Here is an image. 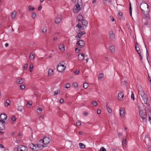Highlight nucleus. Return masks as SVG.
Here are the masks:
<instances>
[{"label": "nucleus", "instance_id": "nucleus-1", "mask_svg": "<svg viewBox=\"0 0 151 151\" xmlns=\"http://www.w3.org/2000/svg\"><path fill=\"white\" fill-rule=\"evenodd\" d=\"M139 116L142 119V122H146L147 121V116L145 109L139 111Z\"/></svg>", "mask_w": 151, "mask_h": 151}, {"label": "nucleus", "instance_id": "nucleus-2", "mask_svg": "<svg viewBox=\"0 0 151 151\" xmlns=\"http://www.w3.org/2000/svg\"><path fill=\"white\" fill-rule=\"evenodd\" d=\"M148 5L144 1L142 2V3L141 4L140 8L142 13L144 15L146 14L145 13V11H146L147 8L148 9Z\"/></svg>", "mask_w": 151, "mask_h": 151}, {"label": "nucleus", "instance_id": "nucleus-3", "mask_svg": "<svg viewBox=\"0 0 151 151\" xmlns=\"http://www.w3.org/2000/svg\"><path fill=\"white\" fill-rule=\"evenodd\" d=\"M50 141V138L47 137H44L43 139L39 140V142H41V143L43 144L44 145L48 144Z\"/></svg>", "mask_w": 151, "mask_h": 151}, {"label": "nucleus", "instance_id": "nucleus-4", "mask_svg": "<svg viewBox=\"0 0 151 151\" xmlns=\"http://www.w3.org/2000/svg\"><path fill=\"white\" fill-rule=\"evenodd\" d=\"M65 67L64 65L60 63L58 65L57 70L59 72H63L65 70Z\"/></svg>", "mask_w": 151, "mask_h": 151}, {"label": "nucleus", "instance_id": "nucleus-5", "mask_svg": "<svg viewBox=\"0 0 151 151\" xmlns=\"http://www.w3.org/2000/svg\"><path fill=\"white\" fill-rule=\"evenodd\" d=\"M141 96L142 98L144 103L147 104V103L148 98L145 92L143 91H141Z\"/></svg>", "mask_w": 151, "mask_h": 151}, {"label": "nucleus", "instance_id": "nucleus-6", "mask_svg": "<svg viewBox=\"0 0 151 151\" xmlns=\"http://www.w3.org/2000/svg\"><path fill=\"white\" fill-rule=\"evenodd\" d=\"M76 45L77 46L80 48H82L85 46L84 42L83 40H80L78 41Z\"/></svg>", "mask_w": 151, "mask_h": 151}, {"label": "nucleus", "instance_id": "nucleus-7", "mask_svg": "<svg viewBox=\"0 0 151 151\" xmlns=\"http://www.w3.org/2000/svg\"><path fill=\"white\" fill-rule=\"evenodd\" d=\"M62 16L61 15H58L56 17L55 19V23L56 24H59L62 20Z\"/></svg>", "mask_w": 151, "mask_h": 151}, {"label": "nucleus", "instance_id": "nucleus-8", "mask_svg": "<svg viewBox=\"0 0 151 151\" xmlns=\"http://www.w3.org/2000/svg\"><path fill=\"white\" fill-rule=\"evenodd\" d=\"M41 142H39V141L38 142L37 144H36L37 147V150L38 151L42 150L44 147V145Z\"/></svg>", "mask_w": 151, "mask_h": 151}, {"label": "nucleus", "instance_id": "nucleus-9", "mask_svg": "<svg viewBox=\"0 0 151 151\" xmlns=\"http://www.w3.org/2000/svg\"><path fill=\"white\" fill-rule=\"evenodd\" d=\"M6 122L4 121H0V130H3L5 129L4 124Z\"/></svg>", "mask_w": 151, "mask_h": 151}, {"label": "nucleus", "instance_id": "nucleus-10", "mask_svg": "<svg viewBox=\"0 0 151 151\" xmlns=\"http://www.w3.org/2000/svg\"><path fill=\"white\" fill-rule=\"evenodd\" d=\"M120 115L121 117L123 118L125 115V109L123 108H121L120 109Z\"/></svg>", "mask_w": 151, "mask_h": 151}, {"label": "nucleus", "instance_id": "nucleus-11", "mask_svg": "<svg viewBox=\"0 0 151 151\" xmlns=\"http://www.w3.org/2000/svg\"><path fill=\"white\" fill-rule=\"evenodd\" d=\"M7 116L5 114H1L0 115V121H4L6 119Z\"/></svg>", "mask_w": 151, "mask_h": 151}, {"label": "nucleus", "instance_id": "nucleus-12", "mask_svg": "<svg viewBox=\"0 0 151 151\" xmlns=\"http://www.w3.org/2000/svg\"><path fill=\"white\" fill-rule=\"evenodd\" d=\"M115 38V35L113 31H111L109 32V38L111 41L113 40Z\"/></svg>", "mask_w": 151, "mask_h": 151}, {"label": "nucleus", "instance_id": "nucleus-13", "mask_svg": "<svg viewBox=\"0 0 151 151\" xmlns=\"http://www.w3.org/2000/svg\"><path fill=\"white\" fill-rule=\"evenodd\" d=\"M84 56L85 55L83 53L81 54V55L79 54L78 55V58L79 60L81 61H82L84 59Z\"/></svg>", "mask_w": 151, "mask_h": 151}, {"label": "nucleus", "instance_id": "nucleus-14", "mask_svg": "<svg viewBox=\"0 0 151 151\" xmlns=\"http://www.w3.org/2000/svg\"><path fill=\"white\" fill-rule=\"evenodd\" d=\"M25 81V79L24 78H21L20 79H17L16 81V83L18 84H22Z\"/></svg>", "mask_w": 151, "mask_h": 151}, {"label": "nucleus", "instance_id": "nucleus-15", "mask_svg": "<svg viewBox=\"0 0 151 151\" xmlns=\"http://www.w3.org/2000/svg\"><path fill=\"white\" fill-rule=\"evenodd\" d=\"M75 6L76 7V9L75 10H76V12H78L81 9V7H80V5L78 3H77L76 4H75Z\"/></svg>", "mask_w": 151, "mask_h": 151}, {"label": "nucleus", "instance_id": "nucleus-16", "mask_svg": "<svg viewBox=\"0 0 151 151\" xmlns=\"http://www.w3.org/2000/svg\"><path fill=\"white\" fill-rule=\"evenodd\" d=\"M58 48L62 52H63L65 50L64 45L63 44H59L58 45Z\"/></svg>", "mask_w": 151, "mask_h": 151}, {"label": "nucleus", "instance_id": "nucleus-17", "mask_svg": "<svg viewBox=\"0 0 151 151\" xmlns=\"http://www.w3.org/2000/svg\"><path fill=\"white\" fill-rule=\"evenodd\" d=\"M81 22L82 25L84 26L85 28L87 26L88 24V22L86 20L83 19L82 21Z\"/></svg>", "mask_w": 151, "mask_h": 151}, {"label": "nucleus", "instance_id": "nucleus-18", "mask_svg": "<svg viewBox=\"0 0 151 151\" xmlns=\"http://www.w3.org/2000/svg\"><path fill=\"white\" fill-rule=\"evenodd\" d=\"M77 27H78L79 29L78 31H80L81 30L84 29H85V27L83 26H82L80 23H78L77 24Z\"/></svg>", "mask_w": 151, "mask_h": 151}, {"label": "nucleus", "instance_id": "nucleus-19", "mask_svg": "<svg viewBox=\"0 0 151 151\" xmlns=\"http://www.w3.org/2000/svg\"><path fill=\"white\" fill-rule=\"evenodd\" d=\"M20 148L23 150V151H27V148L24 145H20L19 146Z\"/></svg>", "mask_w": 151, "mask_h": 151}, {"label": "nucleus", "instance_id": "nucleus-20", "mask_svg": "<svg viewBox=\"0 0 151 151\" xmlns=\"http://www.w3.org/2000/svg\"><path fill=\"white\" fill-rule=\"evenodd\" d=\"M106 107L108 111V112L110 113H111L112 112V110L109 107V106L108 105L107 103H106Z\"/></svg>", "mask_w": 151, "mask_h": 151}, {"label": "nucleus", "instance_id": "nucleus-21", "mask_svg": "<svg viewBox=\"0 0 151 151\" xmlns=\"http://www.w3.org/2000/svg\"><path fill=\"white\" fill-rule=\"evenodd\" d=\"M29 146L30 148L33 151L34 150H36V147L34 148V144L33 143H30L29 144Z\"/></svg>", "mask_w": 151, "mask_h": 151}, {"label": "nucleus", "instance_id": "nucleus-22", "mask_svg": "<svg viewBox=\"0 0 151 151\" xmlns=\"http://www.w3.org/2000/svg\"><path fill=\"white\" fill-rule=\"evenodd\" d=\"M17 14V12L15 11L13 12L11 14V16L12 18L14 19L16 17Z\"/></svg>", "mask_w": 151, "mask_h": 151}, {"label": "nucleus", "instance_id": "nucleus-23", "mask_svg": "<svg viewBox=\"0 0 151 151\" xmlns=\"http://www.w3.org/2000/svg\"><path fill=\"white\" fill-rule=\"evenodd\" d=\"M11 101L9 99H7L5 102L4 104L7 107L9 106L10 104V103Z\"/></svg>", "mask_w": 151, "mask_h": 151}, {"label": "nucleus", "instance_id": "nucleus-24", "mask_svg": "<svg viewBox=\"0 0 151 151\" xmlns=\"http://www.w3.org/2000/svg\"><path fill=\"white\" fill-rule=\"evenodd\" d=\"M54 73L53 70L51 69H49L48 71V74L49 76H51L53 75Z\"/></svg>", "mask_w": 151, "mask_h": 151}, {"label": "nucleus", "instance_id": "nucleus-25", "mask_svg": "<svg viewBox=\"0 0 151 151\" xmlns=\"http://www.w3.org/2000/svg\"><path fill=\"white\" fill-rule=\"evenodd\" d=\"M124 97V94L122 93H119L118 94V99L119 100H121V99H119V98H122Z\"/></svg>", "mask_w": 151, "mask_h": 151}, {"label": "nucleus", "instance_id": "nucleus-26", "mask_svg": "<svg viewBox=\"0 0 151 151\" xmlns=\"http://www.w3.org/2000/svg\"><path fill=\"white\" fill-rule=\"evenodd\" d=\"M83 18V17L82 16V15H79L78 17H77V19H78V22H81L82 21V19Z\"/></svg>", "mask_w": 151, "mask_h": 151}, {"label": "nucleus", "instance_id": "nucleus-27", "mask_svg": "<svg viewBox=\"0 0 151 151\" xmlns=\"http://www.w3.org/2000/svg\"><path fill=\"white\" fill-rule=\"evenodd\" d=\"M112 53H113L115 50V47L114 46H111L109 47Z\"/></svg>", "mask_w": 151, "mask_h": 151}, {"label": "nucleus", "instance_id": "nucleus-28", "mask_svg": "<svg viewBox=\"0 0 151 151\" xmlns=\"http://www.w3.org/2000/svg\"><path fill=\"white\" fill-rule=\"evenodd\" d=\"M32 53L31 52L30 53V56H29V58L30 60H33L34 58V57L35 56V54H32Z\"/></svg>", "mask_w": 151, "mask_h": 151}, {"label": "nucleus", "instance_id": "nucleus-29", "mask_svg": "<svg viewBox=\"0 0 151 151\" xmlns=\"http://www.w3.org/2000/svg\"><path fill=\"white\" fill-rule=\"evenodd\" d=\"M32 104V101H29L27 103L26 106L27 108H29L31 107Z\"/></svg>", "mask_w": 151, "mask_h": 151}, {"label": "nucleus", "instance_id": "nucleus-30", "mask_svg": "<svg viewBox=\"0 0 151 151\" xmlns=\"http://www.w3.org/2000/svg\"><path fill=\"white\" fill-rule=\"evenodd\" d=\"M104 4L106 5V6L107 5V3H111V0H104Z\"/></svg>", "mask_w": 151, "mask_h": 151}, {"label": "nucleus", "instance_id": "nucleus-31", "mask_svg": "<svg viewBox=\"0 0 151 151\" xmlns=\"http://www.w3.org/2000/svg\"><path fill=\"white\" fill-rule=\"evenodd\" d=\"M127 139L125 137H123V139L122 141V145H125L126 143Z\"/></svg>", "mask_w": 151, "mask_h": 151}, {"label": "nucleus", "instance_id": "nucleus-32", "mask_svg": "<svg viewBox=\"0 0 151 151\" xmlns=\"http://www.w3.org/2000/svg\"><path fill=\"white\" fill-rule=\"evenodd\" d=\"M82 36V35L80 33V32H79V33H78L77 34V35L76 36V38L77 39H78V38L80 39V38H81V37Z\"/></svg>", "mask_w": 151, "mask_h": 151}, {"label": "nucleus", "instance_id": "nucleus-33", "mask_svg": "<svg viewBox=\"0 0 151 151\" xmlns=\"http://www.w3.org/2000/svg\"><path fill=\"white\" fill-rule=\"evenodd\" d=\"M23 107L22 106H18V107L17 110L21 111L22 112L23 109Z\"/></svg>", "mask_w": 151, "mask_h": 151}, {"label": "nucleus", "instance_id": "nucleus-34", "mask_svg": "<svg viewBox=\"0 0 151 151\" xmlns=\"http://www.w3.org/2000/svg\"><path fill=\"white\" fill-rule=\"evenodd\" d=\"M80 148L82 149H84L85 148V146L82 143H79Z\"/></svg>", "mask_w": 151, "mask_h": 151}, {"label": "nucleus", "instance_id": "nucleus-35", "mask_svg": "<svg viewBox=\"0 0 151 151\" xmlns=\"http://www.w3.org/2000/svg\"><path fill=\"white\" fill-rule=\"evenodd\" d=\"M29 10V12H32L35 9V8L34 7H32L31 6H29L28 7Z\"/></svg>", "mask_w": 151, "mask_h": 151}, {"label": "nucleus", "instance_id": "nucleus-36", "mask_svg": "<svg viewBox=\"0 0 151 151\" xmlns=\"http://www.w3.org/2000/svg\"><path fill=\"white\" fill-rule=\"evenodd\" d=\"M88 86V83H85L83 84V87L85 89L87 88Z\"/></svg>", "mask_w": 151, "mask_h": 151}, {"label": "nucleus", "instance_id": "nucleus-37", "mask_svg": "<svg viewBox=\"0 0 151 151\" xmlns=\"http://www.w3.org/2000/svg\"><path fill=\"white\" fill-rule=\"evenodd\" d=\"M92 104L93 106H96L97 105V103L96 101H94L92 102Z\"/></svg>", "mask_w": 151, "mask_h": 151}, {"label": "nucleus", "instance_id": "nucleus-38", "mask_svg": "<svg viewBox=\"0 0 151 151\" xmlns=\"http://www.w3.org/2000/svg\"><path fill=\"white\" fill-rule=\"evenodd\" d=\"M104 76L103 73L99 74L98 76V78L99 80H101Z\"/></svg>", "mask_w": 151, "mask_h": 151}, {"label": "nucleus", "instance_id": "nucleus-39", "mask_svg": "<svg viewBox=\"0 0 151 151\" xmlns=\"http://www.w3.org/2000/svg\"><path fill=\"white\" fill-rule=\"evenodd\" d=\"M70 86V85L69 83H67L65 84V88H69Z\"/></svg>", "mask_w": 151, "mask_h": 151}, {"label": "nucleus", "instance_id": "nucleus-40", "mask_svg": "<svg viewBox=\"0 0 151 151\" xmlns=\"http://www.w3.org/2000/svg\"><path fill=\"white\" fill-rule=\"evenodd\" d=\"M33 66L32 64H31L30 65V67H29V71L30 72H31L32 71L33 69Z\"/></svg>", "mask_w": 151, "mask_h": 151}, {"label": "nucleus", "instance_id": "nucleus-41", "mask_svg": "<svg viewBox=\"0 0 151 151\" xmlns=\"http://www.w3.org/2000/svg\"><path fill=\"white\" fill-rule=\"evenodd\" d=\"M60 92V91L59 90H57V91H55L54 92V96H56Z\"/></svg>", "mask_w": 151, "mask_h": 151}, {"label": "nucleus", "instance_id": "nucleus-42", "mask_svg": "<svg viewBox=\"0 0 151 151\" xmlns=\"http://www.w3.org/2000/svg\"><path fill=\"white\" fill-rule=\"evenodd\" d=\"M36 14L35 12H32V17L33 19H35L36 17Z\"/></svg>", "mask_w": 151, "mask_h": 151}, {"label": "nucleus", "instance_id": "nucleus-43", "mask_svg": "<svg viewBox=\"0 0 151 151\" xmlns=\"http://www.w3.org/2000/svg\"><path fill=\"white\" fill-rule=\"evenodd\" d=\"M37 112L39 113H41L42 111V109L41 108H38L37 109Z\"/></svg>", "mask_w": 151, "mask_h": 151}, {"label": "nucleus", "instance_id": "nucleus-44", "mask_svg": "<svg viewBox=\"0 0 151 151\" xmlns=\"http://www.w3.org/2000/svg\"><path fill=\"white\" fill-rule=\"evenodd\" d=\"M19 88L21 90H24L25 88V86L24 85H22L19 86Z\"/></svg>", "mask_w": 151, "mask_h": 151}, {"label": "nucleus", "instance_id": "nucleus-45", "mask_svg": "<svg viewBox=\"0 0 151 151\" xmlns=\"http://www.w3.org/2000/svg\"><path fill=\"white\" fill-rule=\"evenodd\" d=\"M72 85L74 88H76L78 86V83H77L75 82Z\"/></svg>", "mask_w": 151, "mask_h": 151}, {"label": "nucleus", "instance_id": "nucleus-46", "mask_svg": "<svg viewBox=\"0 0 151 151\" xmlns=\"http://www.w3.org/2000/svg\"><path fill=\"white\" fill-rule=\"evenodd\" d=\"M76 124L78 126H80L81 124V121L79 120H78V121L76 122Z\"/></svg>", "mask_w": 151, "mask_h": 151}, {"label": "nucleus", "instance_id": "nucleus-47", "mask_svg": "<svg viewBox=\"0 0 151 151\" xmlns=\"http://www.w3.org/2000/svg\"><path fill=\"white\" fill-rule=\"evenodd\" d=\"M131 99H132V100H133V101H134V94L132 92V94L131 95Z\"/></svg>", "mask_w": 151, "mask_h": 151}, {"label": "nucleus", "instance_id": "nucleus-48", "mask_svg": "<svg viewBox=\"0 0 151 151\" xmlns=\"http://www.w3.org/2000/svg\"><path fill=\"white\" fill-rule=\"evenodd\" d=\"M148 116L149 121H151V111L150 112V114H148Z\"/></svg>", "mask_w": 151, "mask_h": 151}, {"label": "nucleus", "instance_id": "nucleus-49", "mask_svg": "<svg viewBox=\"0 0 151 151\" xmlns=\"http://www.w3.org/2000/svg\"><path fill=\"white\" fill-rule=\"evenodd\" d=\"M99 151H106V150L105 148L103 147H102L101 148Z\"/></svg>", "mask_w": 151, "mask_h": 151}, {"label": "nucleus", "instance_id": "nucleus-50", "mask_svg": "<svg viewBox=\"0 0 151 151\" xmlns=\"http://www.w3.org/2000/svg\"><path fill=\"white\" fill-rule=\"evenodd\" d=\"M28 66V64H26L24 66V70H26L27 69Z\"/></svg>", "mask_w": 151, "mask_h": 151}, {"label": "nucleus", "instance_id": "nucleus-51", "mask_svg": "<svg viewBox=\"0 0 151 151\" xmlns=\"http://www.w3.org/2000/svg\"><path fill=\"white\" fill-rule=\"evenodd\" d=\"M11 119L13 121H15L16 120V118L15 117V116H13L12 118Z\"/></svg>", "mask_w": 151, "mask_h": 151}, {"label": "nucleus", "instance_id": "nucleus-52", "mask_svg": "<svg viewBox=\"0 0 151 151\" xmlns=\"http://www.w3.org/2000/svg\"><path fill=\"white\" fill-rule=\"evenodd\" d=\"M46 27H44L42 30V33H44L46 31Z\"/></svg>", "mask_w": 151, "mask_h": 151}, {"label": "nucleus", "instance_id": "nucleus-53", "mask_svg": "<svg viewBox=\"0 0 151 151\" xmlns=\"http://www.w3.org/2000/svg\"><path fill=\"white\" fill-rule=\"evenodd\" d=\"M80 51V50L78 48H76L75 49V51L76 53H79Z\"/></svg>", "mask_w": 151, "mask_h": 151}, {"label": "nucleus", "instance_id": "nucleus-54", "mask_svg": "<svg viewBox=\"0 0 151 151\" xmlns=\"http://www.w3.org/2000/svg\"><path fill=\"white\" fill-rule=\"evenodd\" d=\"M132 7H130V8L129 9V12L130 14V15L131 17H132Z\"/></svg>", "mask_w": 151, "mask_h": 151}, {"label": "nucleus", "instance_id": "nucleus-55", "mask_svg": "<svg viewBox=\"0 0 151 151\" xmlns=\"http://www.w3.org/2000/svg\"><path fill=\"white\" fill-rule=\"evenodd\" d=\"M147 74L148 75V79L149 82L150 83H151V79L150 78V77L149 75V74L148 73H147Z\"/></svg>", "mask_w": 151, "mask_h": 151}, {"label": "nucleus", "instance_id": "nucleus-56", "mask_svg": "<svg viewBox=\"0 0 151 151\" xmlns=\"http://www.w3.org/2000/svg\"><path fill=\"white\" fill-rule=\"evenodd\" d=\"M122 14H123L122 12L119 11L118 13V16H122Z\"/></svg>", "mask_w": 151, "mask_h": 151}, {"label": "nucleus", "instance_id": "nucleus-57", "mask_svg": "<svg viewBox=\"0 0 151 151\" xmlns=\"http://www.w3.org/2000/svg\"><path fill=\"white\" fill-rule=\"evenodd\" d=\"M136 49V50L137 53L139 54V55H141V54L140 50H137V49Z\"/></svg>", "mask_w": 151, "mask_h": 151}, {"label": "nucleus", "instance_id": "nucleus-58", "mask_svg": "<svg viewBox=\"0 0 151 151\" xmlns=\"http://www.w3.org/2000/svg\"><path fill=\"white\" fill-rule=\"evenodd\" d=\"M80 71L79 70H76L74 72L75 74L78 75Z\"/></svg>", "mask_w": 151, "mask_h": 151}, {"label": "nucleus", "instance_id": "nucleus-59", "mask_svg": "<svg viewBox=\"0 0 151 151\" xmlns=\"http://www.w3.org/2000/svg\"><path fill=\"white\" fill-rule=\"evenodd\" d=\"M36 147V150H34V151H38V150H37V146L36 144H34V148L35 149Z\"/></svg>", "mask_w": 151, "mask_h": 151}, {"label": "nucleus", "instance_id": "nucleus-60", "mask_svg": "<svg viewBox=\"0 0 151 151\" xmlns=\"http://www.w3.org/2000/svg\"><path fill=\"white\" fill-rule=\"evenodd\" d=\"M80 33L81 34L82 36L86 33V32L85 31H80Z\"/></svg>", "mask_w": 151, "mask_h": 151}, {"label": "nucleus", "instance_id": "nucleus-61", "mask_svg": "<svg viewBox=\"0 0 151 151\" xmlns=\"http://www.w3.org/2000/svg\"><path fill=\"white\" fill-rule=\"evenodd\" d=\"M146 53H147V60H148V56H149V54H148V50H147V49H146Z\"/></svg>", "mask_w": 151, "mask_h": 151}, {"label": "nucleus", "instance_id": "nucleus-62", "mask_svg": "<svg viewBox=\"0 0 151 151\" xmlns=\"http://www.w3.org/2000/svg\"><path fill=\"white\" fill-rule=\"evenodd\" d=\"M17 151H23V150H22L19 147L17 149Z\"/></svg>", "mask_w": 151, "mask_h": 151}, {"label": "nucleus", "instance_id": "nucleus-63", "mask_svg": "<svg viewBox=\"0 0 151 151\" xmlns=\"http://www.w3.org/2000/svg\"><path fill=\"white\" fill-rule=\"evenodd\" d=\"M101 110L99 109H98L97 110V113L98 114H99L101 113Z\"/></svg>", "mask_w": 151, "mask_h": 151}, {"label": "nucleus", "instance_id": "nucleus-64", "mask_svg": "<svg viewBox=\"0 0 151 151\" xmlns=\"http://www.w3.org/2000/svg\"><path fill=\"white\" fill-rule=\"evenodd\" d=\"M110 18L112 22H113L114 21V18L112 16H110Z\"/></svg>", "mask_w": 151, "mask_h": 151}]
</instances>
